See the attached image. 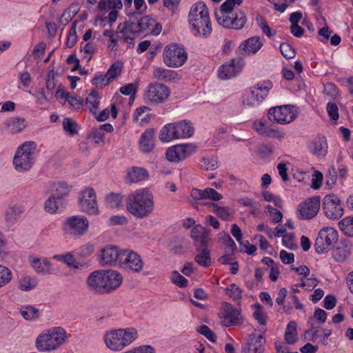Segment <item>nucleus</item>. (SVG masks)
<instances>
[{"label":"nucleus","mask_w":353,"mask_h":353,"mask_svg":"<svg viewBox=\"0 0 353 353\" xmlns=\"http://www.w3.org/2000/svg\"><path fill=\"white\" fill-rule=\"evenodd\" d=\"M89 226L88 219L84 216H72L63 223V230L70 235L81 236L85 233Z\"/></svg>","instance_id":"nucleus-14"},{"label":"nucleus","mask_w":353,"mask_h":353,"mask_svg":"<svg viewBox=\"0 0 353 353\" xmlns=\"http://www.w3.org/2000/svg\"><path fill=\"white\" fill-rule=\"evenodd\" d=\"M37 285V280L28 275H23L19 281V289L21 291H30Z\"/></svg>","instance_id":"nucleus-38"},{"label":"nucleus","mask_w":353,"mask_h":353,"mask_svg":"<svg viewBox=\"0 0 353 353\" xmlns=\"http://www.w3.org/2000/svg\"><path fill=\"white\" fill-rule=\"evenodd\" d=\"M280 51L282 55L287 59L293 58L296 53L294 49L287 43H282L280 45Z\"/></svg>","instance_id":"nucleus-58"},{"label":"nucleus","mask_w":353,"mask_h":353,"mask_svg":"<svg viewBox=\"0 0 353 353\" xmlns=\"http://www.w3.org/2000/svg\"><path fill=\"white\" fill-rule=\"evenodd\" d=\"M340 230L347 236L353 237V216H347L339 222Z\"/></svg>","instance_id":"nucleus-42"},{"label":"nucleus","mask_w":353,"mask_h":353,"mask_svg":"<svg viewBox=\"0 0 353 353\" xmlns=\"http://www.w3.org/2000/svg\"><path fill=\"white\" fill-rule=\"evenodd\" d=\"M88 138L94 139L97 145L104 144V132H101V129H93L89 134Z\"/></svg>","instance_id":"nucleus-51"},{"label":"nucleus","mask_w":353,"mask_h":353,"mask_svg":"<svg viewBox=\"0 0 353 353\" xmlns=\"http://www.w3.org/2000/svg\"><path fill=\"white\" fill-rule=\"evenodd\" d=\"M351 246L345 243L341 244L332 251V256L337 262H343L350 254Z\"/></svg>","instance_id":"nucleus-32"},{"label":"nucleus","mask_w":353,"mask_h":353,"mask_svg":"<svg viewBox=\"0 0 353 353\" xmlns=\"http://www.w3.org/2000/svg\"><path fill=\"white\" fill-rule=\"evenodd\" d=\"M137 86L134 83H128L120 88V92L126 96L130 95L134 97L137 92Z\"/></svg>","instance_id":"nucleus-62"},{"label":"nucleus","mask_w":353,"mask_h":353,"mask_svg":"<svg viewBox=\"0 0 353 353\" xmlns=\"http://www.w3.org/2000/svg\"><path fill=\"white\" fill-rule=\"evenodd\" d=\"M338 241V232L332 228H323L318 234L314 243L315 251L319 254L328 252Z\"/></svg>","instance_id":"nucleus-10"},{"label":"nucleus","mask_w":353,"mask_h":353,"mask_svg":"<svg viewBox=\"0 0 353 353\" xmlns=\"http://www.w3.org/2000/svg\"><path fill=\"white\" fill-rule=\"evenodd\" d=\"M268 212L270 213L271 216L272 221L276 223L281 221L283 218V214L281 211L273 208L272 206L268 205L266 207Z\"/></svg>","instance_id":"nucleus-61"},{"label":"nucleus","mask_w":353,"mask_h":353,"mask_svg":"<svg viewBox=\"0 0 353 353\" xmlns=\"http://www.w3.org/2000/svg\"><path fill=\"white\" fill-rule=\"evenodd\" d=\"M190 236L194 240L195 250H199L200 248L208 247L211 241V230L201 225H196L191 230Z\"/></svg>","instance_id":"nucleus-23"},{"label":"nucleus","mask_w":353,"mask_h":353,"mask_svg":"<svg viewBox=\"0 0 353 353\" xmlns=\"http://www.w3.org/2000/svg\"><path fill=\"white\" fill-rule=\"evenodd\" d=\"M170 94V90L165 85L153 83L148 85L144 98L153 103H162L168 99Z\"/></svg>","instance_id":"nucleus-16"},{"label":"nucleus","mask_w":353,"mask_h":353,"mask_svg":"<svg viewBox=\"0 0 353 353\" xmlns=\"http://www.w3.org/2000/svg\"><path fill=\"white\" fill-rule=\"evenodd\" d=\"M203 194L204 199H211L212 201H217L223 198L221 194L211 188H208L203 190Z\"/></svg>","instance_id":"nucleus-59"},{"label":"nucleus","mask_w":353,"mask_h":353,"mask_svg":"<svg viewBox=\"0 0 353 353\" xmlns=\"http://www.w3.org/2000/svg\"><path fill=\"white\" fill-rule=\"evenodd\" d=\"M268 119L272 122L285 125L293 121L298 116L297 108L292 105H283L269 109Z\"/></svg>","instance_id":"nucleus-7"},{"label":"nucleus","mask_w":353,"mask_h":353,"mask_svg":"<svg viewBox=\"0 0 353 353\" xmlns=\"http://www.w3.org/2000/svg\"><path fill=\"white\" fill-rule=\"evenodd\" d=\"M323 179V174L318 170L314 171V174L312 175V188L314 190L319 189L322 185Z\"/></svg>","instance_id":"nucleus-63"},{"label":"nucleus","mask_w":353,"mask_h":353,"mask_svg":"<svg viewBox=\"0 0 353 353\" xmlns=\"http://www.w3.org/2000/svg\"><path fill=\"white\" fill-rule=\"evenodd\" d=\"M77 123L70 118H66L63 120V127L64 130L70 135H74L77 133L76 130Z\"/></svg>","instance_id":"nucleus-56"},{"label":"nucleus","mask_w":353,"mask_h":353,"mask_svg":"<svg viewBox=\"0 0 353 353\" xmlns=\"http://www.w3.org/2000/svg\"><path fill=\"white\" fill-rule=\"evenodd\" d=\"M176 129V139L191 137L194 132V128L190 121L182 120L174 123Z\"/></svg>","instance_id":"nucleus-28"},{"label":"nucleus","mask_w":353,"mask_h":353,"mask_svg":"<svg viewBox=\"0 0 353 353\" xmlns=\"http://www.w3.org/2000/svg\"><path fill=\"white\" fill-rule=\"evenodd\" d=\"M54 259L64 262L68 267L79 269V266L76 263L73 255L70 253L65 254L54 255Z\"/></svg>","instance_id":"nucleus-47"},{"label":"nucleus","mask_w":353,"mask_h":353,"mask_svg":"<svg viewBox=\"0 0 353 353\" xmlns=\"http://www.w3.org/2000/svg\"><path fill=\"white\" fill-rule=\"evenodd\" d=\"M153 76L157 80L168 81L174 79L176 73L173 70L158 68L154 70Z\"/></svg>","instance_id":"nucleus-36"},{"label":"nucleus","mask_w":353,"mask_h":353,"mask_svg":"<svg viewBox=\"0 0 353 353\" xmlns=\"http://www.w3.org/2000/svg\"><path fill=\"white\" fill-rule=\"evenodd\" d=\"M327 144L325 137H319L309 145L310 150L318 156H325L327 152Z\"/></svg>","instance_id":"nucleus-31"},{"label":"nucleus","mask_w":353,"mask_h":353,"mask_svg":"<svg viewBox=\"0 0 353 353\" xmlns=\"http://www.w3.org/2000/svg\"><path fill=\"white\" fill-rule=\"evenodd\" d=\"M272 88L270 81L258 83L256 85L250 88L246 91L243 103L248 106L258 105L268 95L270 90Z\"/></svg>","instance_id":"nucleus-11"},{"label":"nucleus","mask_w":353,"mask_h":353,"mask_svg":"<svg viewBox=\"0 0 353 353\" xmlns=\"http://www.w3.org/2000/svg\"><path fill=\"white\" fill-rule=\"evenodd\" d=\"M163 59L167 66L178 68L185 63L188 54L182 46L177 44H171L165 48L163 52Z\"/></svg>","instance_id":"nucleus-8"},{"label":"nucleus","mask_w":353,"mask_h":353,"mask_svg":"<svg viewBox=\"0 0 353 353\" xmlns=\"http://www.w3.org/2000/svg\"><path fill=\"white\" fill-rule=\"evenodd\" d=\"M256 20L263 33L265 34L267 37H271L275 34L274 33H272L271 28L261 15H258L256 18Z\"/></svg>","instance_id":"nucleus-50"},{"label":"nucleus","mask_w":353,"mask_h":353,"mask_svg":"<svg viewBox=\"0 0 353 353\" xmlns=\"http://www.w3.org/2000/svg\"><path fill=\"white\" fill-rule=\"evenodd\" d=\"M149 174L148 171L142 168L133 167L128 172L127 176L130 183H137L146 179Z\"/></svg>","instance_id":"nucleus-33"},{"label":"nucleus","mask_w":353,"mask_h":353,"mask_svg":"<svg viewBox=\"0 0 353 353\" xmlns=\"http://www.w3.org/2000/svg\"><path fill=\"white\" fill-rule=\"evenodd\" d=\"M128 17L127 28L132 34L150 32L158 35L162 30L161 25L148 15L141 17L140 12H132Z\"/></svg>","instance_id":"nucleus-4"},{"label":"nucleus","mask_w":353,"mask_h":353,"mask_svg":"<svg viewBox=\"0 0 353 353\" xmlns=\"http://www.w3.org/2000/svg\"><path fill=\"white\" fill-rule=\"evenodd\" d=\"M143 261L141 256L130 250L121 251L119 265L127 271L139 273L143 268Z\"/></svg>","instance_id":"nucleus-13"},{"label":"nucleus","mask_w":353,"mask_h":353,"mask_svg":"<svg viewBox=\"0 0 353 353\" xmlns=\"http://www.w3.org/2000/svg\"><path fill=\"white\" fill-rule=\"evenodd\" d=\"M262 136L278 139H281L284 137V135L281 132L277 129L272 128L270 125H268L264 130V134H263Z\"/></svg>","instance_id":"nucleus-57"},{"label":"nucleus","mask_w":353,"mask_h":353,"mask_svg":"<svg viewBox=\"0 0 353 353\" xmlns=\"http://www.w3.org/2000/svg\"><path fill=\"white\" fill-rule=\"evenodd\" d=\"M123 353H154V350L150 345H143Z\"/></svg>","instance_id":"nucleus-64"},{"label":"nucleus","mask_w":353,"mask_h":353,"mask_svg":"<svg viewBox=\"0 0 353 353\" xmlns=\"http://www.w3.org/2000/svg\"><path fill=\"white\" fill-rule=\"evenodd\" d=\"M226 294L228 295L235 303L241 305L242 299V290L235 283H230L225 288Z\"/></svg>","instance_id":"nucleus-40"},{"label":"nucleus","mask_w":353,"mask_h":353,"mask_svg":"<svg viewBox=\"0 0 353 353\" xmlns=\"http://www.w3.org/2000/svg\"><path fill=\"white\" fill-rule=\"evenodd\" d=\"M20 313L26 320L31 321L37 319L39 310L33 306L27 305L20 309Z\"/></svg>","instance_id":"nucleus-46"},{"label":"nucleus","mask_w":353,"mask_h":353,"mask_svg":"<svg viewBox=\"0 0 353 353\" xmlns=\"http://www.w3.org/2000/svg\"><path fill=\"white\" fill-rule=\"evenodd\" d=\"M68 338L66 331L56 327L41 333L36 339L35 346L39 352H51L59 348Z\"/></svg>","instance_id":"nucleus-3"},{"label":"nucleus","mask_w":353,"mask_h":353,"mask_svg":"<svg viewBox=\"0 0 353 353\" xmlns=\"http://www.w3.org/2000/svg\"><path fill=\"white\" fill-rule=\"evenodd\" d=\"M12 272L7 267L0 265V288L6 285L12 279Z\"/></svg>","instance_id":"nucleus-48"},{"label":"nucleus","mask_w":353,"mask_h":353,"mask_svg":"<svg viewBox=\"0 0 353 353\" xmlns=\"http://www.w3.org/2000/svg\"><path fill=\"white\" fill-rule=\"evenodd\" d=\"M154 208V196L148 189H141L128 195L126 210L137 219L148 217Z\"/></svg>","instance_id":"nucleus-1"},{"label":"nucleus","mask_w":353,"mask_h":353,"mask_svg":"<svg viewBox=\"0 0 353 353\" xmlns=\"http://www.w3.org/2000/svg\"><path fill=\"white\" fill-rule=\"evenodd\" d=\"M159 139L162 142H170L174 139H176V133L174 123H168L161 128L159 134Z\"/></svg>","instance_id":"nucleus-34"},{"label":"nucleus","mask_w":353,"mask_h":353,"mask_svg":"<svg viewBox=\"0 0 353 353\" xmlns=\"http://www.w3.org/2000/svg\"><path fill=\"white\" fill-rule=\"evenodd\" d=\"M123 66V63L119 61L112 63L105 73L106 77L108 78L106 82L110 83L116 79L121 74Z\"/></svg>","instance_id":"nucleus-39"},{"label":"nucleus","mask_w":353,"mask_h":353,"mask_svg":"<svg viewBox=\"0 0 353 353\" xmlns=\"http://www.w3.org/2000/svg\"><path fill=\"white\" fill-rule=\"evenodd\" d=\"M172 281L180 288H185L188 285V280L177 271H174L172 274Z\"/></svg>","instance_id":"nucleus-55"},{"label":"nucleus","mask_w":353,"mask_h":353,"mask_svg":"<svg viewBox=\"0 0 353 353\" xmlns=\"http://www.w3.org/2000/svg\"><path fill=\"white\" fill-rule=\"evenodd\" d=\"M98 94L97 91L92 90L85 99V104L93 114H96L97 110L99 108Z\"/></svg>","instance_id":"nucleus-43"},{"label":"nucleus","mask_w":353,"mask_h":353,"mask_svg":"<svg viewBox=\"0 0 353 353\" xmlns=\"http://www.w3.org/2000/svg\"><path fill=\"white\" fill-rule=\"evenodd\" d=\"M79 205L81 211L88 214L95 215L99 213L96 194L93 188H87L81 192Z\"/></svg>","instance_id":"nucleus-19"},{"label":"nucleus","mask_w":353,"mask_h":353,"mask_svg":"<svg viewBox=\"0 0 353 353\" xmlns=\"http://www.w3.org/2000/svg\"><path fill=\"white\" fill-rule=\"evenodd\" d=\"M244 64L241 58L232 59L230 63L223 64L219 69L218 76L223 80L234 77L241 71Z\"/></svg>","instance_id":"nucleus-22"},{"label":"nucleus","mask_w":353,"mask_h":353,"mask_svg":"<svg viewBox=\"0 0 353 353\" xmlns=\"http://www.w3.org/2000/svg\"><path fill=\"white\" fill-rule=\"evenodd\" d=\"M266 341L263 334H248L241 346V353H264Z\"/></svg>","instance_id":"nucleus-18"},{"label":"nucleus","mask_w":353,"mask_h":353,"mask_svg":"<svg viewBox=\"0 0 353 353\" xmlns=\"http://www.w3.org/2000/svg\"><path fill=\"white\" fill-rule=\"evenodd\" d=\"M323 93L334 99L338 95V89L333 83L328 82L324 85Z\"/></svg>","instance_id":"nucleus-60"},{"label":"nucleus","mask_w":353,"mask_h":353,"mask_svg":"<svg viewBox=\"0 0 353 353\" xmlns=\"http://www.w3.org/2000/svg\"><path fill=\"white\" fill-rule=\"evenodd\" d=\"M214 208L213 212L221 219L228 220L231 216L229 212V208L227 207H218L215 203H211Z\"/></svg>","instance_id":"nucleus-52"},{"label":"nucleus","mask_w":353,"mask_h":353,"mask_svg":"<svg viewBox=\"0 0 353 353\" xmlns=\"http://www.w3.org/2000/svg\"><path fill=\"white\" fill-rule=\"evenodd\" d=\"M140 149L145 153H148L154 147V130L153 128H148L145 130L140 138Z\"/></svg>","instance_id":"nucleus-27"},{"label":"nucleus","mask_w":353,"mask_h":353,"mask_svg":"<svg viewBox=\"0 0 353 353\" xmlns=\"http://www.w3.org/2000/svg\"><path fill=\"white\" fill-rule=\"evenodd\" d=\"M137 336V331L134 327L119 329L108 332L105 336V342L110 350L120 351L132 343Z\"/></svg>","instance_id":"nucleus-5"},{"label":"nucleus","mask_w":353,"mask_h":353,"mask_svg":"<svg viewBox=\"0 0 353 353\" xmlns=\"http://www.w3.org/2000/svg\"><path fill=\"white\" fill-rule=\"evenodd\" d=\"M54 192L52 194L54 199H59L62 202V199L67 196L70 193V188L65 182H59L53 184L52 186Z\"/></svg>","instance_id":"nucleus-35"},{"label":"nucleus","mask_w":353,"mask_h":353,"mask_svg":"<svg viewBox=\"0 0 353 353\" xmlns=\"http://www.w3.org/2000/svg\"><path fill=\"white\" fill-rule=\"evenodd\" d=\"M188 21L196 34L203 37H208L212 31L209 12L205 3L197 1L190 8Z\"/></svg>","instance_id":"nucleus-2"},{"label":"nucleus","mask_w":353,"mask_h":353,"mask_svg":"<svg viewBox=\"0 0 353 353\" xmlns=\"http://www.w3.org/2000/svg\"><path fill=\"white\" fill-rule=\"evenodd\" d=\"M214 14L218 23L225 28L240 30L247 21L245 14L241 10L226 14L222 12H215Z\"/></svg>","instance_id":"nucleus-9"},{"label":"nucleus","mask_w":353,"mask_h":353,"mask_svg":"<svg viewBox=\"0 0 353 353\" xmlns=\"http://www.w3.org/2000/svg\"><path fill=\"white\" fill-rule=\"evenodd\" d=\"M36 144L26 141L17 150L13 158V165L17 171L23 172L30 170L35 161Z\"/></svg>","instance_id":"nucleus-6"},{"label":"nucleus","mask_w":353,"mask_h":353,"mask_svg":"<svg viewBox=\"0 0 353 353\" xmlns=\"http://www.w3.org/2000/svg\"><path fill=\"white\" fill-rule=\"evenodd\" d=\"M24 212L22 206L14 205L7 211L6 214V221L10 223H14Z\"/></svg>","instance_id":"nucleus-45"},{"label":"nucleus","mask_w":353,"mask_h":353,"mask_svg":"<svg viewBox=\"0 0 353 353\" xmlns=\"http://www.w3.org/2000/svg\"><path fill=\"white\" fill-rule=\"evenodd\" d=\"M105 275V270H103L91 272L86 279L88 290L95 294H107Z\"/></svg>","instance_id":"nucleus-21"},{"label":"nucleus","mask_w":353,"mask_h":353,"mask_svg":"<svg viewBox=\"0 0 353 353\" xmlns=\"http://www.w3.org/2000/svg\"><path fill=\"white\" fill-rule=\"evenodd\" d=\"M197 332L203 335L211 342H216V336L215 334L206 325H202L197 329Z\"/></svg>","instance_id":"nucleus-53"},{"label":"nucleus","mask_w":353,"mask_h":353,"mask_svg":"<svg viewBox=\"0 0 353 353\" xmlns=\"http://www.w3.org/2000/svg\"><path fill=\"white\" fill-rule=\"evenodd\" d=\"M106 293H110L117 289L122 283L123 276L116 270H105Z\"/></svg>","instance_id":"nucleus-26"},{"label":"nucleus","mask_w":353,"mask_h":353,"mask_svg":"<svg viewBox=\"0 0 353 353\" xmlns=\"http://www.w3.org/2000/svg\"><path fill=\"white\" fill-rule=\"evenodd\" d=\"M320 196H316L301 203L297 210V217L300 220H310L317 214L320 209Z\"/></svg>","instance_id":"nucleus-17"},{"label":"nucleus","mask_w":353,"mask_h":353,"mask_svg":"<svg viewBox=\"0 0 353 353\" xmlns=\"http://www.w3.org/2000/svg\"><path fill=\"white\" fill-rule=\"evenodd\" d=\"M196 152L194 144L176 145L170 148L166 152V158L172 162H179L185 159Z\"/></svg>","instance_id":"nucleus-20"},{"label":"nucleus","mask_w":353,"mask_h":353,"mask_svg":"<svg viewBox=\"0 0 353 353\" xmlns=\"http://www.w3.org/2000/svg\"><path fill=\"white\" fill-rule=\"evenodd\" d=\"M122 250H119L117 246H105L101 250L100 264L102 266H114L117 263L119 264Z\"/></svg>","instance_id":"nucleus-24"},{"label":"nucleus","mask_w":353,"mask_h":353,"mask_svg":"<svg viewBox=\"0 0 353 353\" xmlns=\"http://www.w3.org/2000/svg\"><path fill=\"white\" fill-rule=\"evenodd\" d=\"M322 208L325 215L330 219H339L343 214L342 203L339 197L334 194L324 196Z\"/></svg>","instance_id":"nucleus-15"},{"label":"nucleus","mask_w":353,"mask_h":353,"mask_svg":"<svg viewBox=\"0 0 353 353\" xmlns=\"http://www.w3.org/2000/svg\"><path fill=\"white\" fill-rule=\"evenodd\" d=\"M32 267L39 274H48L52 273V263L46 258L34 259L32 261Z\"/></svg>","instance_id":"nucleus-29"},{"label":"nucleus","mask_w":353,"mask_h":353,"mask_svg":"<svg viewBox=\"0 0 353 353\" xmlns=\"http://www.w3.org/2000/svg\"><path fill=\"white\" fill-rule=\"evenodd\" d=\"M198 252L194 256L195 262L203 267L208 268L211 265L212 261L210 256V250L208 249V247L200 248L199 250H196Z\"/></svg>","instance_id":"nucleus-30"},{"label":"nucleus","mask_w":353,"mask_h":353,"mask_svg":"<svg viewBox=\"0 0 353 353\" xmlns=\"http://www.w3.org/2000/svg\"><path fill=\"white\" fill-rule=\"evenodd\" d=\"M221 324L225 327L241 325L244 319L241 315V309L234 308L231 303L223 302L219 313Z\"/></svg>","instance_id":"nucleus-12"},{"label":"nucleus","mask_w":353,"mask_h":353,"mask_svg":"<svg viewBox=\"0 0 353 353\" xmlns=\"http://www.w3.org/2000/svg\"><path fill=\"white\" fill-rule=\"evenodd\" d=\"M61 205H62V202L51 195L45 202L44 209L47 212L54 214L57 212Z\"/></svg>","instance_id":"nucleus-44"},{"label":"nucleus","mask_w":353,"mask_h":353,"mask_svg":"<svg viewBox=\"0 0 353 353\" xmlns=\"http://www.w3.org/2000/svg\"><path fill=\"white\" fill-rule=\"evenodd\" d=\"M201 166L203 167L206 170H214L219 167L218 161L213 157H203L201 159Z\"/></svg>","instance_id":"nucleus-54"},{"label":"nucleus","mask_w":353,"mask_h":353,"mask_svg":"<svg viewBox=\"0 0 353 353\" xmlns=\"http://www.w3.org/2000/svg\"><path fill=\"white\" fill-rule=\"evenodd\" d=\"M285 340L288 344H294L297 340L296 323L291 321L288 323L285 333Z\"/></svg>","instance_id":"nucleus-41"},{"label":"nucleus","mask_w":353,"mask_h":353,"mask_svg":"<svg viewBox=\"0 0 353 353\" xmlns=\"http://www.w3.org/2000/svg\"><path fill=\"white\" fill-rule=\"evenodd\" d=\"M123 196L120 194L111 193L106 196V203L111 208H119Z\"/></svg>","instance_id":"nucleus-49"},{"label":"nucleus","mask_w":353,"mask_h":353,"mask_svg":"<svg viewBox=\"0 0 353 353\" xmlns=\"http://www.w3.org/2000/svg\"><path fill=\"white\" fill-rule=\"evenodd\" d=\"M263 46V43L258 36L252 37L244 41L238 48L237 52L241 55L255 54Z\"/></svg>","instance_id":"nucleus-25"},{"label":"nucleus","mask_w":353,"mask_h":353,"mask_svg":"<svg viewBox=\"0 0 353 353\" xmlns=\"http://www.w3.org/2000/svg\"><path fill=\"white\" fill-rule=\"evenodd\" d=\"M6 125L8 130L13 134L20 132L26 128L25 119L17 117L8 119Z\"/></svg>","instance_id":"nucleus-37"}]
</instances>
